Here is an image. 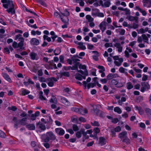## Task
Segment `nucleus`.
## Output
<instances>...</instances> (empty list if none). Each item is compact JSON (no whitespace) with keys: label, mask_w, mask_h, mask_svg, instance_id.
Masks as SVG:
<instances>
[{"label":"nucleus","mask_w":151,"mask_h":151,"mask_svg":"<svg viewBox=\"0 0 151 151\" xmlns=\"http://www.w3.org/2000/svg\"><path fill=\"white\" fill-rule=\"evenodd\" d=\"M79 68L80 69H82L84 70V71L81 70H78V72L80 73L83 76L81 75V74H77L76 75V78L79 80H81L82 79H85L86 77L88 75V72L86 69V66L84 65L79 64L78 66Z\"/></svg>","instance_id":"nucleus-1"},{"label":"nucleus","mask_w":151,"mask_h":151,"mask_svg":"<svg viewBox=\"0 0 151 151\" xmlns=\"http://www.w3.org/2000/svg\"><path fill=\"white\" fill-rule=\"evenodd\" d=\"M1 2L4 3L3 6L6 9L9 7L7 10V11L9 13L14 14V5L13 1L11 0H1Z\"/></svg>","instance_id":"nucleus-2"},{"label":"nucleus","mask_w":151,"mask_h":151,"mask_svg":"<svg viewBox=\"0 0 151 151\" xmlns=\"http://www.w3.org/2000/svg\"><path fill=\"white\" fill-rule=\"evenodd\" d=\"M41 138L45 142H47L50 140H55L56 137L52 132H47L45 134L42 135Z\"/></svg>","instance_id":"nucleus-3"},{"label":"nucleus","mask_w":151,"mask_h":151,"mask_svg":"<svg viewBox=\"0 0 151 151\" xmlns=\"http://www.w3.org/2000/svg\"><path fill=\"white\" fill-rule=\"evenodd\" d=\"M114 60V63L115 64L118 66H119L123 62V59L122 58H119L118 56H115L113 57Z\"/></svg>","instance_id":"nucleus-4"},{"label":"nucleus","mask_w":151,"mask_h":151,"mask_svg":"<svg viewBox=\"0 0 151 151\" xmlns=\"http://www.w3.org/2000/svg\"><path fill=\"white\" fill-rule=\"evenodd\" d=\"M36 128L37 131L40 132L44 131L46 129L45 125L41 123L37 124Z\"/></svg>","instance_id":"nucleus-5"},{"label":"nucleus","mask_w":151,"mask_h":151,"mask_svg":"<svg viewBox=\"0 0 151 151\" xmlns=\"http://www.w3.org/2000/svg\"><path fill=\"white\" fill-rule=\"evenodd\" d=\"M57 81L58 80L55 78H51L47 80V84L49 86L52 87Z\"/></svg>","instance_id":"nucleus-6"},{"label":"nucleus","mask_w":151,"mask_h":151,"mask_svg":"<svg viewBox=\"0 0 151 151\" xmlns=\"http://www.w3.org/2000/svg\"><path fill=\"white\" fill-rule=\"evenodd\" d=\"M58 99L60 101L67 106H69L70 104L69 102L67 100V99L61 96H59L58 97Z\"/></svg>","instance_id":"nucleus-7"},{"label":"nucleus","mask_w":151,"mask_h":151,"mask_svg":"<svg viewBox=\"0 0 151 151\" xmlns=\"http://www.w3.org/2000/svg\"><path fill=\"white\" fill-rule=\"evenodd\" d=\"M75 111L81 114L82 115H84L88 113V111L86 109H83L79 108H76V109Z\"/></svg>","instance_id":"nucleus-8"},{"label":"nucleus","mask_w":151,"mask_h":151,"mask_svg":"<svg viewBox=\"0 0 151 151\" xmlns=\"http://www.w3.org/2000/svg\"><path fill=\"white\" fill-rule=\"evenodd\" d=\"M30 43L32 45H37L40 44L39 40L35 38H33L30 41Z\"/></svg>","instance_id":"nucleus-9"},{"label":"nucleus","mask_w":151,"mask_h":151,"mask_svg":"<svg viewBox=\"0 0 151 151\" xmlns=\"http://www.w3.org/2000/svg\"><path fill=\"white\" fill-rule=\"evenodd\" d=\"M107 23L104 21L102 22L99 25V27L102 32H104L106 29Z\"/></svg>","instance_id":"nucleus-10"},{"label":"nucleus","mask_w":151,"mask_h":151,"mask_svg":"<svg viewBox=\"0 0 151 151\" xmlns=\"http://www.w3.org/2000/svg\"><path fill=\"white\" fill-rule=\"evenodd\" d=\"M111 83L113 85L116 86L117 87H122L123 86V84L122 83H118V81L116 79H113L111 80Z\"/></svg>","instance_id":"nucleus-11"},{"label":"nucleus","mask_w":151,"mask_h":151,"mask_svg":"<svg viewBox=\"0 0 151 151\" xmlns=\"http://www.w3.org/2000/svg\"><path fill=\"white\" fill-rule=\"evenodd\" d=\"M56 132L60 135H63L65 133L64 130L62 128H58L55 129Z\"/></svg>","instance_id":"nucleus-12"},{"label":"nucleus","mask_w":151,"mask_h":151,"mask_svg":"<svg viewBox=\"0 0 151 151\" xmlns=\"http://www.w3.org/2000/svg\"><path fill=\"white\" fill-rule=\"evenodd\" d=\"M79 65V63H76L72 67L71 66H69L68 68H67V67H65V69L66 70H68L70 68L71 69V70H78V67Z\"/></svg>","instance_id":"nucleus-13"},{"label":"nucleus","mask_w":151,"mask_h":151,"mask_svg":"<svg viewBox=\"0 0 151 151\" xmlns=\"http://www.w3.org/2000/svg\"><path fill=\"white\" fill-rule=\"evenodd\" d=\"M132 52V50L131 49L127 47L124 52L125 57L127 58H129L130 56L129 53H131Z\"/></svg>","instance_id":"nucleus-14"},{"label":"nucleus","mask_w":151,"mask_h":151,"mask_svg":"<svg viewBox=\"0 0 151 151\" xmlns=\"http://www.w3.org/2000/svg\"><path fill=\"white\" fill-rule=\"evenodd\" d=\"M114 46L117 49V51L119 53H121L122 51V47L121 44L118 42H116L114 45Z\"/></svg>","instance_id":"nucleus-15"},{"label":"nucleus","mask_w":151,"mask_h":151,"mask_svg":"<svg viewBox=\"0 0 151 151\" xmlns=\"http://www.w3.org/2000/svg\"><path fill=\"white\" fill-rule=\"evenodd\" d=\"M94 55L93 56V58L95 60L97 61L98 60V57L99 56V52L96 51H91Z\"/></svg>","instance_id":"nucleus-16"},{"label":"nucleus","mask_w":151,"mask_h":151,"mask_svg":"<svg viewBox=\"0 0 151 151\" xmlns=\"http://www.w3.org/2000/svg\"><path fill=\"white\" fill-rule=\"evenodd\" d=\"M31 59L32 60H37L39 59V57L37 54L34 52H32L30 54Z\"/></svg>","instance_id":"nucleus-17"},{"label":"nucleus","mask_w":151,"mask_h":151,"mask_svg":"<svg viewBox=\"0 0 151 151\" xmlns=\"http://www.w3.org/2000/svg\"><path fill=\"white\" fill-rule=\"evenodd\" d=\"M2 76L5 80L9 83H11L12 81L9 76L7 73H4L2 74Z\"/></svg>","instance_id":"nucleus-18"},{"label":"nucleus","mask_w":151,"mask_h":151,"mask_svg":"<svg viewBox=\"0 0 151 151\" xmlns=\"http://www.w3.org/2000/svg\"><path fill=\"white\" fill-rule=\"evenodd\" d=\"M127 132L126 131L120 133L119 135V137L122 140H123L127 136Z\"/></svg>","instance_id":"nucleus-19"},{"label":"nucleus","mask_w":151,"mask_h":151,"mask_svg":"<svg viewBox=\"0 0 151 151\" xmlns=\"http://www.w3.org/2000/svg\"><path fill=\"white\" fill-rule=\"evenodd\" d=\"M144 87L141 88V92H143L147 90L150 88V85L147 83H144Z\"/></svg>","instance_id":"nucleus-20"},{"label":"nucleus","mask_w":151,"mask_h":151,"mask_svg":"<svg viewBox=\"0 0 151 151\" xmlns=\"http://www.w3.org/2000/svg\"><path fill=\"white\" fill-rule=\"evenodd\" d=\"M118 76L116 74H109L106 77L107 80H110L113 78H115L118 77Z\"/></svg>","instance_id":"nucleus-21"},{"label":"nucleus","mask_w":151,"mask_h":151,"mask_svg":"<svg viewBox=\"0 0 151 151\" xmlns=\"http://www.w3.org/2000/svg\"><path fill=\"white\" fill-rule=\"evenodd\" d=\"M60 17L63 22L66 23L68 22L69 19L68 17L64 16L63 14H61L60 15Z\"/></svg>","instance_id":"nucleus-22"},{"label":"nucleus","mask_w":151,"mask_h":151,"mask_svg":"<svg viewBox=\"0 0 151 151\" xmlns=\"http://www.w3.org/2000/svg\"><path fill=\"white\" fill-rule=\"evenodd\" d=\"M24 40L20 41V42L18 44V48L19 50H23L24 49Z\"/></svg>","instance_id":"nucleus-23"},{"label":"nucleus","mask_w":151,"mask_h":151,"mask_svg":"<svg viewBox=\"0 0 151 151\" xmlns=\"http://www.w3.org/2000/svg\"><path fill=\"white\" fill-rule=\"evenodd\" d=\"M106 141L104 138L100 137L99 138V143L102 146L106 144Z\"/></svg>","instance_id":"nucleus-24"},{"label":"nucleus","mask_w":151,"mask_h":151,"mask_svg":"<svg viewBox=\"0 0 151 151\" xmlns=\"http://www.w3.org/2000/svg\"><path fill=\"white\" fill-rule=\"evenodd\" d=\"M84 130L83 129H81L79 131L77 132L76 134V137L79 138L81 137L82 134L83 135V133L84 132Z\"/></svg>","instance_id":"nucleus-25"},{"label":"nucleus","mask_w":151,"mask_h":151,"mask_svg":"<svg viewBox=\"0 0 151 151\" xmlns=\"http://www.w3.org/2000/svg\"><path fill=\"white\" fill-rule=\"evenodd\" d=\"M20 91L21 92L22 95H25L29 94L30 92L29 90H26L24 88L21 89Z\"/></svg>","instance_id":"nucleus-26"},{"label":"nucleus","mask_w":151,"mask_h":151,"mask_svg":"<svg viewBox=\"0 0 151 151\" xmlns=\"http://www.w3.org/2000/svg\"><path fill=\"white\" fill-rule=\"evenodd\" d=\"M145 4L143 5V6H147V8L151 7V0H145Z\"/></svg>","instance_id":"nucleus-27"},{"label":"nucleus","mask_w":151,"mask_h":151,"mask_svg":"<svg viewBox=\"0 0 151 151\" xmlns=\"http://www.w3.org/2000/svg\"><path fill=\"white\" fill-rule=\"evenodd\" d=\"M14 40H18L20 41L24 40V39L22 37L21 35L19 34L16 36Z\"/></svg>","instance_id":"nucleus-28"},{"label":"nucleus","mask_w":151,"mask_h":151,"mask_svg":"<svg viewBox=\"0 0 151 151\" xmlns=\"http://www.w3.org/2000/svg\"><path fill=\"white\" fill-rule=\"evenodd\" d=\"M26 127L29 130H34L35 129V126L33 124H29L26 125Z\"/></svg>","instance_id":"nucleus-29"},{"label":"nucleus","mask_w":151,"mask_h":151,"mask_svg":"<svg viewBox=\"0 0 151 151\" xmlns=\"http://www.w3.org/2000/svg\"><path fill=\"white\" fill-rule=\"evenodd\" d=\"M116 32L119 33L121 35H124L125 33V31L124 29L121 28H118L116 29Z\"/></svg>","instance_id":"nucleus-30"},{"label":"nucleus","mask_w":151,"mask_h":151,"mask_svg":"<svg viewBox=\"0 0 151 151\" xmlns=\"http://www.w3.org/2000/svg\"><path fill=\"white\" fill-rule=\"evenodd\" d=\"M78 47L82 50H85L86 49L85 45H83V43L82 42H80L78 43Z\"/></svg>","instance_id":"nucleus-31"},{"label":"nucleus","mask_w":151,"mask_h":151,"mask_svg":"<svg viewBox=\"0 0 151 151\" xmlns=\"http://www.w3.org/2000/svg\"><path fill=\"white\" fill-rule=\"evenodd\" d=\"M79 118L76 116H73L71 118L72 121L75 123H78Z\"/></svg>","instance_id":"nucleus-32"},{"label":"nucleus","mask_w":151,"mask_h":151,"mask_svg":"<svg viewBox=\"0 0 151 151\" xmlns=\"http://www.w3.org/2000/svg\"><path fill=\"white\" fill-rule=\"evenodd\" d=\"M51 103L56 104L57 103V99L56 97L55 96H52L50 100Z\"/></svg>","instance_id":"nucleus-33"},{"label":"nucleus","mask_w":151,"mask_h":151,"mask_svg":"<svg viewBox=\"0 0 151 151\" xmlns=\"http://www.w3.org/2000/svg\"><path fill=\"white\" fill-rule=\"evenodd\" d=\"M114 111L115 112H117L119 114H120L122 112V111L119 107L117 106L114 109Z\"/></svg>","instance_id":"nucleus-34"},{"label":"nucleus","mask_w":151,"mask_h":151,"mask_svg":"<svg viewBox=\"0 0 151 151\" xmlns=\"http://www.w3.org/2000/svg\"><path fill=\"white\" fill-rule=\"evenodd\" d=\"M83 142H84L86 139H88L89 137V136L87 135V133L85 131H84V132L83 133Z\"/></svg>","instance_id":"nucleus-35"},{"label":"nucleus","mask_w":151,"mask_h":151,"mask_svg":"<svg viewBox=\"0 0 151 151\" xmlns=\"http://www.w3.org/2000/svg\"><path fill=\"white\" fill-rule=\"evenodd\" d=\"M86 18L89 22H93V19L89 15H87L86 16Z\"/></svg>","instance_id":"nucleus-36"},{"label":"nucleus","mask_w":151,"mask_h":151,"mask_svg":"<svg viewBox=\"0 0 151 151\" xmlns=\"http://www.w3.org/2000/svg\"><path fill=\"white\" fill-rule=\"evenodd\" d=\"M83 30L84 32L83 33V34L84 35H85L86 34L85 33L86 32H88L90 31L89 29H88V28L86 27H83Z\"/></svg>","instance_id":"nucleus-37"},{"label":"nucleus","mask_w":151,"mask_h":151,"mask_svg":"<svg viewBox=\"0 0 151 151\" xmlns=\"http://www.w3.org/2000/svg\"><path fill=\"white\" fill-rule=\"evenodd\" d=\"M98 68L99 69V72L100 73L103 72L105 70V68L102 66H98Z\"/></svg>","instance_id":"nucleus-38"},{"label":"nucleus","mask_w":151,"mask_h":151,"mask_svg":"<svg viewBox=\"0 0 151 151\" xmlns=\"http://www.w3.org/2000/svg\"><path fill=\"white\" fill-rule=\"evenodd\" d=\"M39 98L41 100H47L43 96V92L40 91L39 93Z\"/></svg>","instance_id":"nucleus-39"},{"label":"nucleus","mask_w":151,"mask_h":151,"mask_svg":"<svg viewBox=\"0 0 151 151\" xmlns=\"http://www.w3.org/2000/svg\"><path fill=\"white\" fill-rule=\"evenodd\" d=\"M142 36L144 42H147L148 41V39L147 36L145 34H143Z\"/></svg>","instance_id":"nucleus-40"},{"label":"nucleus","mask_w":151,"mask_h":151,"mask_svg":"<svg viewBox=\"0 0 151 151\" xmlns=\"http://www.w3.org/2000/svg\"><path fill=\"white\" fill-rule=\"evenodd\" d=\"M96 70L95 68H93L91 70V74L93 76H96Z\"/></svg>","instance_id":"nucleus-41"},{"label":"nucleus","mask_w":151,"mask_h":151,"mask_svg":"<svg viewBox=\"0 0 151 151\" xmlns=\"http://www.w3.org/2000/svg\"><path fill=\"white\" fill-rule=\"evenodd\" d=\"M27 119L24 118L22 119L20 121V124L22 125H25L26 124L25 122L27 121Z\"/></svg>","instance_id":"nucleus-42"},{"label":"nucleus","mask_w":151,"mask_h":151,"mask_svg":"<svg viewBox=\"0 0 151 151\" xmlns=\"http://www.w3.org/2000/svg\"><path fill=\"white\" fill-rule=\"evenodd\" d=\"M127 88L130 89L133 88V86L131 82H128L127 84Z\"/></svg>","instance_id":"nucleus-43"},{"label":"nucleus","mask_w":151,"mask_h":151,"mask_svg":"<svg viewBox=\"0 0 151 151\" xmlns=\"http://www.w3.org/2000/svg\"><path fill=\"white\" fill-rule=\"evenodd\" d=\"M135 109L139 111V112L140 114L142 115L143 114V111L141 108L138 107H136Z\"/></svg>","instance_id":"nucleus-44"},{"label":"nucleus","mask_w":151,"mask_h":151,"mask_svg":"<svg viewBox=\"0 0 151 151\" xmlns=\"http://www.w3.org/2000/svg\"><path fill=\"white\" fill-rule=\"evenodd\" d=\"M146 111L150 119L151 118V110L149 109H146Z\"/></svg>","instance_id":"nucleus-45"},{"label":"nucleus","mask_w":151,"mask_h":151,"mask_svg":"<svg viewBox=\"0 0 151 151\" xmlns=\"http://www.w3.org/2000/svg\"><path fill=\"white\" fill-rule=\"evenodd\" d=\"M43 38L44 40H46L49 42H50L51 41V38L48 37L46 35H44L43 36Z\"/></svg>","instance_id":"nucleus-46"},{"label":"nucleus","mask_w":151,"mask_h":151,"mask_svg":"<svg viewBox=\"0 0 151 151\" xmlns=\"http://www.w3.org/2000/svg\"><path fill=\"white\" fill-rule=\"evenodd\" d=\"M69 91V89L68 88H66L64 89L63 90V94L65 96H67V95L66 94L67 93H68Z\"/></svg>","instance_id":"nucleus-47"},{"label":"nucleus","mask_w":151,"mask_h":151,"mask_svg":"<svg viewBox=\"0 0 151 151\" xmlns=\"http://www.w3.org/2000/svg\"><path fill=\"white\" fill-rule=\"evenodd\" d=\"M96 84L94 83H91L87 85L88 88L89 89L90 88H93L96 85Z\"/></svg>","instance_id":"nucleus-48"},{"label":"nucleus","mask_w":151,"mask_h":151,"mask_svg":"<svg viewBox=\"0 0 151 151\" xmlns=\"http://www.w3.org/2000/svg\"><path fill=\"white\" fill-rule=\"evenodd\" d=\"M54 52L55 55H58L60 54V51L59 49L57 48L54 51Z\"/></svg>","instance_id":"nucleus-49"},{"label":"nucleus","mask_w":151,"mask_h":151,"mask_svg":"<svg viewBox=\"0 0 151 151\" xmlns=\"http://www.w3.org/2000/svg\"><path fill=\"white\" fill-rule=\"evenodd\" d=\"M132 106V105L129 106H126L125 107L124 109L127 112H129L131 111Z\"/></svg>","instance_id":"nucleus-50"},{"label":"nucleus","mask_w":151,"mask_h":151,"mask_svg":"<svg viewBox=\"0 0 151 151\" xmlns=\"http://www.w3.org/2000/svg\"><path fill=\"white\" fill-rule=\"evenodd\" d=\"M110 5V3L109 1H107L104 2V6L105 7H108Z\"/></svg>","instance_id":"nucleus-51"},{"label":"nucleus","mask_w":151,"mask_h":151,"mask_svg":"<svg viewBox=\"0 0 151 151\" xmlns=\"http://www.w3.org/2000/svg\"><path fill=\"white\" fill-rule=\"evenodd\" d=\"M48 119H47V122L48 123L51 124L52 122V119L51 118L50 115L48 114Z\"/></svg>","instance_id":"nucleus-52"},{"label":"nucleus","mask_w":151,"mask_h":151,"mask_svg":"<svg viewBox=\"0 0 151 151\" xmlns=\"http://www.w3.org/2000/svg\"><path fill=\"white\" fill-rule=\"evenodd\" d=\"M138 32V34H143L145 32V30L143 28H141L139 29H137V30Z\"/></svg>","instance_id":"nucleus-53"},{"label":"nucleus","mask_w":151,"mask_h":151,"mask_svg":"<svg viewBox=\"0 0 151 151\" xmlns=\"http://www.w3.org/2000/svg\"><path fill=\"white\" fill-rule=\"evenodd\" d=\"M122 140L123 141V142H125L127 144L130 143V140L127 137Z\"/></svg>","instance_id":"nucleus-54"},{"label":"nucleus","mask_w":151,"mask_h":151,"mask_svg":"<svg viewBox=\"0 0 151 151\" xmlns=\"http://www.w3.org/2000/svg\"><path fill=\"white\" fill-rule=\"evenodd\" d=\"M87 47L88 49L91 50L93 49L94 46L91 44H87Z\"/></svg>","instance_id":"nucleus-55"},{"label":"nucleus","mask_w":151,"mask_h":151,"mask_svg":"<svg viewBox=\"0 0 151 151\" xmlns=\"http://www.w3.org/2000/svg\"><path fill=\"white\" fill-rule=\"evenodd\" d=\"M136 43V41H133L130 42L129 44V46H130L132 47L133 48L134 46Z\"/></svg>","instance_id":"nucleus-56"},{"label":"nucleus","mask_w":151,"mask_h":151,"mask_svg":"<svg viewBox=\"0 0 151 151\" xmlns=\"http://www.w3.org/2000/svg\"><path fill=\"white\" fill-rule=\"evenodd\" d=\"M91 124L93 126H97V127L99 126L100 125V124L98 122L96 121H94L93 123L92 122Z\"/></svg>","instance_id":"nucleus-57"},{"label":"nucleus","mask_w":151,"mask_h":151,"mask_svg":"<svg viewBox=\"0 0 151 151\" xmlns=\"http://www.w3.org/2000/svg\"><path fill=\"white\" fill-rule=\"evenodd\" d=\"M73 130L75 131H77L79 129L78 127L77 126V125L75 124H74L73 125Z\"/></svg>","instance_id":"nucleus-58"},{"label":"nucleus","mask_w":151,"mask_h":151,"mask_svg":"<svg viewBox=\"0 0 151 151\" xmlns=\"http://www.w3.org/2000/svg\"><path fill=\"white\" fill-rule=\"evenodd\" d=\"M62 76H63L66 77H68L69 76V73L68 72H64L61 74Z\"/></svg>","instance_id":"nucleus-59"},{"label":"nucleus","mask_w":151,"mask_h":151,"mask_svg":"<svg viewBox=\"0 0 151 151\" xmlns=\"http://www.w3.org/2000/svg\"><path fill=\"white\" fill-rule=\"evenodd\" d=\"M93 130L94 132L96 134L99 133L100 132V129L98 127H96L94 128Z\"/></svg>","instance_id":"nucleus-60"},{"label":"nucleus","mask_w":151,"mask_h":151,"mask_svg":"<svg viewBox=\"0 0 151 151\" xmlns=\"http://www.w3.org/2000/svg\"><path fill=\"white\" fill-rule=\"evenodd\" d=\"M140 12L142 14V15L144 16L146 15L147 13L144 10L141 9Z\"/></svg>","instance_id":"nucleus-61"},{"label":"nucleus","mask_w":151,"mask_h":151,"mask_svg":"<svg viewBox=\"0 0 151 151\" xmlns=\"http://www.w3.org/2000/svg\"><path fill=\"white\" fill-rule=\"evenodd\" d=\"M104 45L105 47L107 48L109 47H112L113 46V44L112 43H107L105 44Z\"/></svg>","instance_id":"nucleus-62"},{"label":"nucleus","mask_w":151,"mask_h":151,"mask_svg":"<svg viewBox=\"0 0 151 151\" xmlns=\"http://www.w3.org/2000/svg\"><path fill=\"white\" fill-rule=\"evenodd\" d=\"M12 46L15 48H18V44L17 42L15 41L13 43Z\"/></svg>","instance_id":"nucleus-63"},{"label":"nucleus","mask_w":151,"mask_h":151,"mask_svg":"<svg viewBox=\"0 0 151 151\" xmlns=\"http://www.w3.org/2000/svg\"><path fill=\"white\" fill-rule=\"evenodd\" d=\"M114 131L116 132H119L121 130V128L119 126L117 127L114 129Z\"/></svg>","instance_id":"nucleus-64"}]
</instances>
